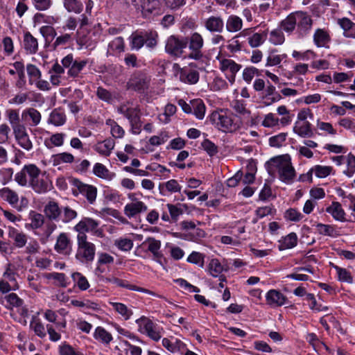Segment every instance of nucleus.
<instances>
[{"instance_id":"f257e3e1","label":"nucleus","mask_w":355,"mask_h":355,"mask_svg":"<svg viewBox=\"0 0 355 355\" xmlns=\"http://www.w3.org/2000/svg\"><path fill=\"white\" fill-rule=\"evenodd\" d=\"M266 168L271 175H278L279 180L286 184H291L295 178V171L288 155L271 158L266 163Z\"/></svg>"},{"instance_id":"f03ea898","label":"nucleus","mask_w":355,"mask_h":355,"mask_svg":"<svg viewBox=\"0 0 355 355\" xmlns=\"http://www.w3.org/2000/svg\"><path fill=\"white\" fill-rule=\"evenodd\" d=\"M311 17L306 12L297 11L288 15L281 21L282 28L287 33H292L295 28L300 35L306 34L312 27Z\"/></svg>"},{"instance_id":"7ed1b4c3","label":"nucleus","mask_w":355,"mask_h":355,"mask_svg":"<svg viewBox=\"0 0 355 355\" xmlns=\"http://www.w3.org/2000/svg\"><path fill=\"white\" fill-rule=\"evenodd\" d=\"M211 120L219 130L227 133L238 131L243 125L240 116L223 110L214 112L211 114Z\"/></svg>"},{"instance_id":"20e7f679","label":"nucleus","mask_w":355,"mask_h":355,"mask_svg":"<svg viewBox=\"0 0 355 355\" xmlns=\"http://www.w3.org/2000/svg\"><path fill=\"white\" fill-rule=\"evenodd\" d=\"M138 196H141V193L130 192L127 194V198L130 202L124 206L123 213L129 219L136 218L148 210L147 205L140 200Z\"/></svg>"},{"instance_id":"39448f33","label":"nucleus","mask_w":355,"mask_h":355,"mask_svg":"<svg viewBox=\"0 0 355 355\" xmlns=\"http://www.w3.org/2000/svg\"><path fill=\"white\" fill-rule=\"evenodd\" d=\"M73 228L78 233L77 238H80L83 236L87 239L86 233H90L96 237L103 236V231L100 227V222L92 218H83Z\"/></svg>"},{"instance_id":"423d86ee","label":"nucleus","mask_w":355,"mask_h":355,"mask_svg":"<svg viewBox=\"0 0 355 355\" xmlns=\"http://www.w3.org/2000/svg\"><path fill=\"white\" fill-rule=\"evenodd\" d=\"M42 173L35 164H26L15 175V180L21 187H29Z\"/></svg>"},{"instance_id":"0eeeda50","label":"nucleus","mask_w":355,"mask_h":355,"mask_svg":"<svg viewBox=\"0 0 355 355\" xmlns=\"http://www.w3.org/2000/svg\"><path fill=\"white\" fill-rule=\"evenodd\" d=\"M78 248L76 259L81 263L90 262L94 259L96 247L83 236L77 238Z\"/></svg>"},{"instance_id":"6e6552de","label":"nucleus","mask_w":355,"mask_h":355,"mask_svg":"<svg viewBox=\"0 0 355 355\" xmlns=\"http://www.w3.org/2000/svg\"><path fill=\"white\" fill-rule=\"evenodd\" d=\"M135 322L138 326V331L141 334L148 336L155 341L161 338L162 332L160 328L150 318L143 315L137 319Z\"/></svg>"},{"instance_id":"1a4fd4ad","label":"nucleus","mask_w":355,"mask_h":355,"mask_svg":"<svg viewBox=\"0 0 355 355\" xmlns=\"http://www.w3.org/2000/svg\"><path fill=\"white\" fill-rule=\"evenodd\" d=\"M69 182L73 186L72 191L75 196H78L80 193L86 197L90 203H93L95 201L97 191L94 187L85 184L73 178H69Z\"/></svg>"},{"instance_id":"9d476101","label":"nucleus","mask_w":355,"mask_h":355,"mask_svg":"<svg viewBox=\"0 0 355 355\" xmlns=\"http://www.w3.org/2000/svg\"><path fill=\"white\" fill-rule=\"evenodd\" d=\"M216 60L219 69L225 73L231 84H233L235 75L241 69V66L233 60L223 57L220 53L217 55Z\"/></svg>"},{"instance_id":"9b49d317","label":"nucleus","mask_w":355,"mask_h":355,"mask_svg":"<svg viewBox=\"0 0 355 355\" xmlns=\"http://www.w3.org/2000/svg\"><path fill=\"white\" fill-rule=\"evenodd\" d=\"M254 30L255 28H245L239 33L241 37H248V43L252 48L261 46L268 37V31L254 32Z\"/></svg>"},{"instance_id":"f8f14e48","label":"nucleus","mask_w":355,"mask_h":355,"mask_svg":"<svg viewBox=\"0 0 355 355\" xmlns=\"http://www.w3.org/2000/svg\"><path fill=\"white\" fill-rule=\"evenodd\" d=\"M187 43L186 39H180L175 35H171L166 41V52L172 55L180 57L186 49Z\"/></svg>"},{"instance_id":"ddd939ff","label":"nucleus","mask_w":355,"mask_h":355,"mask_svg":"<svg viewBox=\"0 0 355 355\" xmlns=\"http://www.w3.org/2000/svg\"><path fill=\"white\" fill-rule=\"evenodd\" d=\"M104 282L105 283H110V284H115L117 286H119L121 288H127L130 291H138V292H141V293H147V294L151 295L153 296L159 297V295H158L157 294H156L155 293H154L150 290H148V289H146V288H144L141 287H139L136 285L130 284L128 282L119 279L113 275H110V276L105 277L104 279Z\"/></svg>"},{"instance_id":"4468645a","label":"nucleus","mask_w":355,"mask_h":355,"mask_svg":"<svg viewBox=\"0 0 355 355\" xmlns=\"http://www.w3.org/2000/svg\"><path fill=\"white\" fill-rule=\"evenodd\" d=\"M266 304L272 308H277L286 304V296L277 289L269 290L265 295Z\"/></svg>"},{"instance_id":"2eb2a0df","label":"nucleus","mask_w":355,"mask_h":355,"mask_svg":"<svg viewBox=\"0 0 355 355\" xmlns=\"http://www.w3.org/2000/svg\"><path fill=\"white\" fill-rule=\"evenodd\" d=\"M117 111L128 119L131 125L137 126V130H133V134H139L140 132V124L138 110L135 107H128L125 105H122L118 107Z\"/></svg>"},{"instance_id":"dca6fc26","label":"nucleus","mask_w":355,"mask_h":355,"mask_svg":"<svg viewBox=\"0 0 355 355\" xmlns=\"http://www.w3.org/2000/svg\"><path fill=\"white\" fill-rule=\"evenodd\" d=\"M55 250L63 255H69L72 251V243L67 233H60L56 239Z\"/></svg>"},{"instance_id":"f3484780","label":"nucleus","mask_w":355,"mask_h":355,"mask_svg":"<svg viewBox=\"0 0 355 355\" xmlns=\"http://www.w3.org/2000/svg\"><path fill=\"white\" fill-rule=\"evenodd\" d=\"M330 32L327 28H317L313 35V44L318 48H329L331 42Z\"/></svg>"},{"instance_id":"a211bd4d","label":"nucleus","mask_w":355,"mask_h":355,"mask_svg":"<svg viewBox=\"0 0 355 355\" xmlns=\"http://www.w3.org/2000/svg\"><path fill=\"white\" fill-rule=\"evenodd\" d=\"M162 12L159 0H145L141 13L144 18H150Z\"/></svg>"},{"instance_id":"6ab92c4d","label":"nucleus","mask_w":355,"mask_h":355,"mask_svg":"<svg viewBox=\"0 0 355 355\" xmlns=\"http://www.w3.org/2000/svg\"><path fill=\"white\" fill-rule=\"evenodd\" d=\"M177 74L179 75L180 80L187 84H196L199 80V73L198 71L191 67L180 68L178 67Z\"/></svg>"},{"instance_id":"aec40b11","label":"nucleus","mask_w":355,"mask_h":355,"mask_svg":"<svg viewBox=\"0 0 355 355\" xmlns=\"http://www.w3.org/2000/svg\"><path fill=\"white\" fill-rule=\"evenodd\" d=\"M37 193H44L52 188V183L45 173H42L30 186Z\"/></svg>"},{"instance_id":"412c9836","label":"nucleus","mask_w":355,"mask_h":355,"mask_svg":"<svg viewBox=\"0 0 355 355\" xmlns=\"http://www.w3.org/2000/svg\"><path fill=\"white\" fill-rule=\"evenodd\" d=\"M8 237L14 242L17 248H21L24 247L27 243L26 234L21 230L14 227H8Z\"/></svg>"},{"instance_id":"4be33fe9","label":"nucleus","mask_w":355,"mask_h":355,"mask_svg":"<svg viewBox=\"0 0 355 355\" xmlns=\"http://www.w3.org/2000/svg\"><path fill=\"white\" fill-rule=\"evenodd\" d=\"M21 118L29 125L37 126L41 121L42 116L38 110L30 107L23 110Z\"/></svg>"},{"instance_id":"5701e85b","label":"nucleus","mask_w":355,"mask_h":355,"mask_svg":"<svg viewBox=\"0 0 355 355\" xmlns=\"http://www.w3.org/2000/svg\"><path fill=\"white\" fill-rule=\"evenodd\" d=\"M205 28L211 33H221L223 30L224 22L219 16H211L204 20Z\"/></svg>"},{"instance_id":"b1692460","label":"nucleus","mask_w":355,"mask_h":355,"mask_svg":"<svg viewBox=\"0 0 355 355\" xmlns=\"http://www.w3.org/2000/svg\"><path fill=\"white\" fill-rule=\"evenodd\" d=\"M150 79L146 74L139 73L134 76L129 81V86L135 90L144 91L148 88Z\"/></svg>"},{"instance_id":"393cba45","label":"nucleus","mask_w":355,"mask_h":355,"mask_svg":"<svg viewBox=\"0 0 355 355\" xmlns=\"http://www.w3.org/2000/svg\"><path fill=\"white\" fill-rule=\"evenodd\" d=\"M17 144L26 150H31L33 148V144L27 133L26 127L13 132Z\"/></svg>"},{"instance_id":"a878e982","label":"nucleus","mask_w":355,"mask_h":355,"mask_svg":"<svg viewBox=\"0 0 355 355\" xmlns=\"http://www.w3.org/2000/svg\"><path fill=\"white\" fill-rule=\"evenodd\" d=\"M5 300L9 308H17L20 311V313L22 316H27L28 310L23 306L24 301L19 298L16 293H11L8 294L6 296Z\"/></svg>"},{"instance_id":"bb28decb","label":"nucleus","mask_w":355,"mask_h":355,"mask_svg":"<svg viewBox=\"0 0 355 355\" xmlns=\"http://www.w3.org/2000/svg\"><path fill=\"white\" fill-rule=\"evenodd\" d=\"M30 223L26 225L28 230H31L34 232L42 228L44 223V217L42 214L35 211H31L28 214Z\"/></svg>"},{"instance_id":"cd10ccee","label":"nucleus","mask_w":355,"mask_h":355,"mask_svg":"<svg viewBox=\"0 0 355 355\" xmlns=\"http://www.w3.org/2000/svg\"><path fill=\"white\" fill-rule=\"evenodd\" d=\"M56 228L57 225L53 222L48 221L42 227V232L35 231V234L39 237L42 244H46Z\"/></svg>"},{"instance_id":"c85d7f7f","label":"nucleus","mask_w":355,"mask_h":355,"mask_svg":"<svg viewBox=\"0 0 355 355\" xmlns=\"http://www.w3.org/2000/svg\"><path fill=\"white\" fill-rule=\"evenodd\" d=\"M293 132L302 138H309L313 136V131L310 122L295 121Z\"/></svg>"},{"instance_id":"c756f323","label":"nucleus","mask_w":355,"mask_h":355,"mask_svg":"<svg viewBox=\"0 0 355 355\" xmlns=\"http://www.w3.org/2000/svg\"><path fill=\"white\" fill-rule=\"evenodd\" d=\"M115 146V142L113 139L109 138L102 141L97 142L94 149L101 155L107 157L111 153Z\"/></svg>"},{"instance_id":"7c9ffc66","label":"nucleus","mask_w":355,"mask_h":355,"mask_svg":"<svg viewBox=\"0 0 355 355\" xmlns=\"http://www.w3.org/2000/svg\"><path fill=\"white\" fill-rule=\"evenodd\" d=\"M326 211L331 214L336 220L345 222L346 220V214L338 202H332L331 204L327 207Z\"/></svg>"},{"instance_id":"2f4dec72","label":"nucleus","mask_w":355,"mask_h":355,"mask_svg":"<svg viewBox=\"0 0 355 355\" xmlns=\"http://www.w3.org/2000/svg\"><path fill=\"white\" fill-rule=\"evenodd\" d=\"M297 234L295 232H291L279 240L278 249L283 251L293 248L297 245Z\"/></svg>"},{"instance_id":"473e14b6","label":"nucleus","mask_w":355,"mask_h":355,"mask_svg":"<svg viewBox=\"0 0 355 355\" xmlns=\"http://www.w3.org/2000/svg\"><path fill=\"white\" fill-rule=\"evenodd\" d=\"M224 270L223 266L218 259H211L207 266L208 273L214 277H218L219 279L225 280V277L222 275Z\"/></svg>"},{"instance_id":"72a5a7b5","label":"nucleus","mask_w":355,"mask_h":355,"mask_svg":"<svg viewBox=\"0 0 355 355\" xmlns=\"http://www.w3.org/2000/svg\"><path fill=\"white\" fill-rule=\"evenodd\" d=\"M74 156L69 153L63 152L53 155L50 159V162L53 166H59L64 164H71L74 162Z\"/></svg>"},{"instance_id":"f704fd0d","label":"nucleus","mask_w":355,"mask_h":355,"mask_svg":"<svg viewBox=\"0 0 355 355\" xmlns=\"http://www.w3.org/2000/svg\"><path fill=\"white\" fill-rule=\"evenodd\" d=\"M108 303L112 306L114 311L120 315L123 320H128L132 317L133 314L132 310L128 308L125 304L116 302L112 300H110Z\"/></svg>"},{"instance_id":"c9c22d12","label":"nucleus","mask_w":355,"mask_h":355,"mask_svg":"<svg viewBox=\"0 0 355 355\" xmlns=\"http://www.w3.org/2000/svg\"><path fill=\"white\" fill-rule=\"evenodd\" d=\"M5 115L12 127L13 132L25 127L20 121L19 110L8 109L5 112Z\"/></svg>"},{"instance_id":"e433bc0d","label":"nucleus","mask_w":355,"mask_h":355,"mask_svg":"<svg viewBox=\"0 0 355 355\" xmlns=\"http://www.w3.org/2000/svg\"><path fill=\"white\" fill-rule=\"evenodd\" d=\"M315 228L317 232L322 236L336 238L340 235V230L336 225L318 223Z\"/></svg>"},{"instance_id":"4c0bfd02","label":"nucleus","mask_w":355,"mask_h":355,"mask_svg":"<svg viewBox=\"0 0 355 355\" xmlns=\"http://www.w3.org/2000/svg\"><path fill=\"white\" fill-rule=\"evenodd\" d=\"M93 173L99 178L108 181L112 180L116 174L109 171V169L101 163H96L93 167Z\"/></svg>"},{"instance_id":"58836bf2","label":"nucleus","mask_w":355,"mask_h":355,"mask_svg":"<svg viewBox=\"0 0 355 355\" xmlns=\"http://www.w3.org/2000/svg\"><path fill=\"white\" fill-rule=\"evenodd\" d=\"M338 24L343 30V35L345 37L355 39V23L348 18L343 17L338 19Z\"/></svg>"},{"instance_id":"ea45409f","label":"nucleus","mask_w":355,"mask_h":355,"mask_svg":"<svg viewBox=\"0 0 355 355\" xmlns=\"http://www.w3.org/2000/svg\"><path fill=\"white\" fill-rule=\"evenodd\" d=\"M225 27L227 32L236 33L242 29L243 20L236 15H231L226 20Z\"/></svg>"},{"instance_id":"a19ab883","label":"nucleus","mask_w":355,"mask_h":355,"mask_svg":"<svg viewBox=\"0 0 355 355\" xmlns=\"http://www.w3.org/2000/svg\"><path fill=\"white\" fill-rule=\"evenodd\" d=\"M0 198L14 207H16L19 202L18 194L9 187H4L0 189Z\"/></svg>"},{"instance_id":"79ce46f5","label":"nucleus","mask_w":355,"mask_h":355,"mask_svg":"<svg viewBox=\"0 0 355 355\" xmlns=\"http://www.w3.org/2000/svg\"><path fill=\"white\" fill-rule=\"evenodd\" d=\"M44 277L46 279L49 280H53V284L57 286L66 288L69 284L68 278L66 276V275L62 272H53L46 273L44 275Z\"/></svg>"},{"instance_id":"37998d69","label":"nucleus","mask_w":355,"mask_h":355,"mask_svg":"<svg viewBox=\"0 0 355 355\" xmlns=\"http://www.w3.org/2000/svg\"><path fill=\"white\" fill-rule=\"evenodd\" d=\"M316 128L320 132L319 135L323 136H335L337 135V130L333 125L329 122H324L318 119L315 123Z\"/></svg>"},{"instance_id":"c03bdc74","label":"nucleus","mask_w":355,"mask_h":355,"mask_svg":"<svg viewBox=\"0 0 355 355\" xmlns=\"http://www.w3.org/2000/svg\"><path fill=\"white\" fill-rule=\"evenodd\" d=\"M125 50L123 39L121 37H117L111 41L108 44L107 53L110 55H118Z\"/></svg>"},{"instance_id":"a18cd8bd","label":"nucleus","mask_w":355,"mask_h":355,"mask_svg":"<svg viewBox=\"0 0 355 355\" xmlns=\"http://www.w3.org/2000/svg\"><path fill=\"white\" fill-rule=\"evenodd\" d=\"M93 336L94 339L104 345L110 344L113 339L112 334L102 327H97L95 329Z\"/></svg>"},{"instance_id":"49530a36","label":"nucleus","mask_w":355,"mask_h":355,"mask_svg":"<svg viewBox=\"0 0 355 355\" xmlns=\"http://www.w3.org/2000/svg\"><path fill=\"white\" fill-rule=\"evenodd\" d=\"M66 122V115L63 110L60 109L53 110L49 117L48 123L55 126H61Z\"/></svg>"},{"instance_id":"de8ad7c7","label":"nucleus","mask_w":355,"mask_h":355,"mask_svg":"<svg viewBox=\"0 0 355 355\" xmlns=\"http://www.w3.org/2000/svg\"><path fill=\"white\" fill-rule=\"evenodd\" d=\"M146 242L148 243V250L153 254L154 257L157 259V262L164 268L162 261L159 260L161 258V254L159 252L161 242L153 238H148Z\"/></svg>"},{"instance_id":"09e8293b","label":"nucleus","mask_w":355,"mask_h":355,"mask_svg":"<svg viewBox=\"0 0 355 355\" xmlns=\"http://www.w3.org/2000/svg\"><path fill=\"white\" fill-rule=\"evenodd\" d=\"M71 277L74 283V286H77L80 291H87L89 288V282L82 273L78 272H73Z\"/></svg>"},{"instance_id":"8fccbe9b","label":"nucleus","mask_w":355,"mask_h":355,"mask_svg":"<svg viewBox=\"0 0 355 355\" xmlns=\"http://www.w3.org/2000/svg\"><path fill=\"white\" fill-rule=\"evenodd\" d=\"M333 268L336 270L337 279L339 282L347 284L354 283V277L348 270L336 265H334Z\"/></svg>"},{"instance_id":"3c124183","label":"nucleus","mask_w":355,"mask_h":355,"mask_svg":"<svg viewBox=\"0 0 355 355\" xmlns=\"http://www.w3.org/2000/svg\"><path fill=\"white\" fill-rule=\"evenodd\" d=\"M192 113L198 119L205 117L206 107L202 100L198 98L191 101Z\"/></svg>"},{"instance_id":"603ef678","label":"nucleus","mask_w":355,"mask_h":355,"mask_svg":"<svg viewBox=\"0 0 355 355\" xmlns=\"http://www.w3.org/2000/svg\"><path fill=\"white\" fill-rule=\"evenodd\" d=\"M44 318L50 322L55 324V328L58 331H61L66 327V321L64 320H62L61 321L58 320V315L52 310H46L44 314Z\"/></svg>"},{"instance_id":"864d4df0","label":"nucleus","mask_w":355,"mask_h":355,"mask_svg":"<svg viewBox=\"0 0 355 355\" xmlns=\"http://www.w3.org/2000/svg\"><path fill=\"white\" fill-rule=\"evenodd\" d=\"M24 46L28 53H35L38 49L37 40L30 33H26L24 35Z\"/></svg>"},{"instance_id":"5fc2aeb1","label":"nucleus","mask_w":355,"mask_h":355,"mask_svg":"<svg viewBox=\"0 0 355 355\" xmlns=\"http://www.w3.org/2000/svg\"><path fill=\"white\" fill-rule=\"evenodd\" d=\"M265 93L264 100L267 105L278 102L282 98L281 95L276 92L275 87L272 85L266 87Z\"/></svg>"},{"instance_id":"6e6d98bb","label":"nucleus","mask_w":355,"mask_h":355,"mask_svg":"<svg viewBox=\"0 0 355 355\" xmlns=\"http://www.w3.org/2000/svg\"><path fill=\"white\" fill-rule=\"evenodd\" d=\"M204 46V40L202 36L197 33H193L189 37V47L190 50L202 49Z\"/></svg>"},{"instance_id":"4d7b16f0","label":"nucleus","mask_w":355,"mask_h":355,"mask_svg":"<svg viewBox=\"0 0 355 355\" xmlns=\"http://www.w3.org/2000/svg\"><path fill=\"white\" fill-rule=\"evenodd\" d=\"M346 168L343 173L347 178H352L355 173V155L352 153L346 155L345 160Z\"/></svg>"},{"instance_id":"13d9d810","label":"nucleus","mask_w":355,"mask_h":355,"mask_svg":"<svg viewBox=\"0 0 355 355\" xmlns=\"http://www.w3.org/2000/svg\"><path fill=\"white\" fill-rule=\"evenodd\" d=\"M44 213L49 218L55 220L62 212L58 205L55 202L51 201L45 206Z\"/></svg>"},{"instance_id":"bf43d9fd","label":"nucleus","mask_w":355,"mask_h":355,"mask_svg":"<svg viewBox=\"0 0 355 355\" xmlns=\"http://www.w3.org/2000/svg\"><path fill=\"white\" fill-rule=\"evenodd\" d=\"M306 300L309 302V308L314 312H325L329 310V307L320 304H318L314 294L309 293L306 295Z\"/></svg>"},{"instance_id":"052dcab7","label":"nucleus","mask_w":355,"mask_h":355,"mask_svg":"<svg viewBox=\"0 0 355 355\" xmlns=\"http://www.w3.org/2000/svg\"><path fill=\"white\" fill-rule=\"evenodd\" d=\"M280 123L279 119L273 113L266 114L261 122V125L265 128H279Z\"/></svg>"},{"instance_id":"680f3d73","label":"nucleus","mask_w":355,"mask_h":355,"mask_svg":"<svg viewBox=\"0 0 355 355\" xmlns=\"http://www.w3.org/2000/svg\"><path fill=\"white\" fill-rule=\"evenodd\" d=\"M284 217L286 221L297 223L303 220L304 216L295 208H289L284 212Z\"/></svg>"},{"instance_id":"e2e57ef3","label":"nucleus","mask_w":355,"mask_h":355,"mask_svg":"<svg viewBox=\"0 0 355 355\" xmlns=\"http://www.w3.org/2000/svg\"><path fill=\"white\" fill-rule=\"evenodd\" d=\"M162 345L171 352L175 353L180 350L184 344L182 341L178 339L170 340L168 338H164L162 341Z\"/></svg>"},{"instance_id":"0e129e2a","label":"nucleus","mask_w":355,"mask_h":355,"mask_svg":"<svg viewBox=\"0 0 355 355\" xmlns=\"http://www.w3.org/2000/svg\"><path fill=\"white\" fill-rule=\"evenodd\" d=\"M130 44L132 49L139 50L144 45V31L135 32L130 36Z\"/></svg>"},{"instance_id":"69168bd1","label":"nucleus","mask_w":355,"mask_h":355,"mask_svg":"<svg viewBox=\"0 0 355 355\" xmlns=\"http://www.w3.org/2000/svg\"><path fill=\"white\" fill-rule=\"evenodd\" d=\"M106 125L110 128V133L115 138H122L125 134L124 130L113 119H109L105 121Z\"/></svg>"},{"instance_id":"338daca9","label":"nucleus","mask_w":355,"mask_h":355,"mask_svg":"<svg viewBox=\"0 0 355 355\" xmlns=\"http://www.w3.org/2000/svg\"><path fill=\"white\" fill-rule=\"evenodd\" d=\"M286 58V54H277L275 51H271L267 57L266 66L274 67L279 65Z\"/></svg>"},{"instance_id":"774afa93","label":"nucleus","mask_w":355,"mask_h":355,"mask_svg":"<svg viewBox=\"0 0 355 355\" xmlns=\"http://www.w3.org/2000/svg\"><path fill=\"white\" fill-rule=\"evenodd\" d=\"M64 7L68 12L78 14L83 10V4L78 0H64Z\"/></svg>"}]
</instances>
